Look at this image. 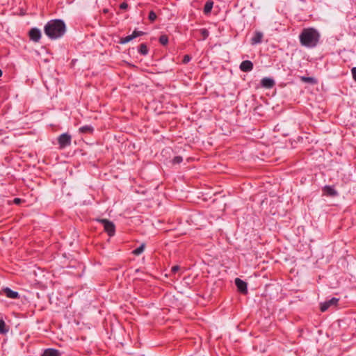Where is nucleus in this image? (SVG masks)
<instances>
[{
    "instance_id": "f257e3e1",
    "label": "nucleus",
    "mask_w": 356,
    "mask_h": 356,
    "mask_svg": "<svg viewBox=\"0 0 356 356\" xmlns=\"http://www.w3.org/2000/svg\"><path fill=\"white\" fill-rule=\"evenodd\" d=\"M44 31L49 38L56 40L64 35L66 32V26L62 19H51L45 24Z\"/></svg>"
},
{
    "instance_id": "f03ea898",
    "label": "nucleus",
    "mask_w": 356,
    "mask_h": 356,
    "mask_svg": "<svg viewBox=\"0 0 356 356\" xmlns=\"http://www.w3.org/2000/svg\"><path fill=\"white\" fill-rule=\"evenodd\" d=\"M321 35L314 28H305L299 35L300 44L307 48H314L319 42Z\"/></svg>"
},
{
    "instance_id": "7ed1b4c3",
    "label": "nucleus",
    "mask_w": 356,
    "mask_h": 356,
    "mask_svg": "<svg viewBox=\"0 0 356 356\" xmlns=\"http://www.w3.org/2000/svg\"><path fill=\"white\" fill-rule=\"evenodd\" d=\"M58 143L60 149H64L71 145L72 136L67 133L60 134L58 138Z\"/></svg>"
},
{
    "instance_id": "20e7f679",
    "label": "nucleus",
    "mask_w": 356,
    "mask_h": 356,
    "mask_svg": "<svg viewBox=\"0 0 356 356\" xmlns=\"http://www.w3.org/2000/svg\"><path fill=\"white\" fill-rule=\"evenodd\" d=\"M104 225V231L108 234V236H113L115 233V226L114 223L107 219H100L99 220Z\"/></svg>"
},
{
    "instance_id": "39448f33",
    "label": "nucleus",
    "mask_w": 356,
    "mask_h": 356,
    "mask_svg": "<svg viewBox=\"0 0 356 356\" xmlns=\"http://www.w3.org/2000/svg\"><path fill=\"white\" fill-rule=\"evenodd\" d=\"M5 295L7 298L11 299H19L20 295L17 291H14L8 287H4L0 291V295Z\"/></svg>"
},
{
    "instance_id": "423d86ee",
    "label": "nucleus",
    "mask_w": 356,
    "mask_h": 356,
    "mask_svg": "<svg viewBox=\"0 0 356 356\" xmlns=\"http://www.w3.org/2000/svg\"><path fill=\"white\" fill-rule=\"evenodd\" d=\"M41 35H42L41 31L38 28H35V27L32 28L29 31V39L35 42H39V40L41 38Z\"/></svg>"
},
{
    "instance_id": "0eeeda50",
    "label": "nucleus",
    "mask_w": 356,
    "mask_h": 356,
    "mask_svg": "<svg viewBox=\"0 0 356 356\" xmlns=\"http://www.w3.org/2000/svg\"><path fill=\"white\" fill-rule=\"evenodd\" d=\"M234 282L237 287L238 291L241 293L244 294V295L248 293V284L245 281L237 277L235 279Z\"/></svg>"
},
{
    "instance_id": "6e6552de",
    "label": "nucleus",
    "mask_w": 356,
    "mask_h": 356,
    "mask_svg": "<svg viewBox=\"0 0 356 356\" xmlns=\"http://www.w3.org/2000/svg\"><path fill=\"white\" fill-rule=\"evenodd\" d=\"M339 299L337 298H332L330 300L325 301L321 304L320 309L322 312H325L330 306H336Z\"/></svg>"
},
{
    "instance_id": "1a4fd4ad",
    "label": "nucleus",
    "mask_w": 356,
    "mask_h": 356,
    "mask_svg": "<svg viewBox=\"0 0 356 356\" xmlns=\"http://www.w3.org/2000/svg\"><path fill=\"white\" fill-rule=\"evenodd\" d=\"M275 85V81L269 77H264L261 80V86L265 88H272Z\"/></svg>"
},
{
    "instance_id": "9d476101",
    "label": "nucleus",
    "mask_w": 356,
    "mask_h": 356,
    "mask_svg": "<svg viewBox=\"0 0 356 356\" xmlns=\"http://www.w3.org/2000/svg\"><path fill=\"white\" fill-rule=\"evenodd\" d=\"M252 69L253 63L250 60H243L240 65V70L244 72H250Z\"/></svg>"
},
{
    "instance_id": "9b49d317",
    "label": "nucleus",
    "mask_w": 356,
    "mask_h": 356,
    "mask_svg": "<svg viewBox=\"0 0 356 356\" xmlns=\"http://www.w3.org/2000/svg\"><path fill=\"white\" fill-rule=\"evenodd\" d=\"M263 33L260 31H255L253 37L251 38L250 43L252 45L259 44L262 42Z\"/></svg>"
},
{
    "instance_id": "f8f14e48",
    "label": "nucleus",
    "mask_w": 356,
    "mask_h": 356,
    "mask_svg": "<svg viewBox=\"0 0 356 356\" xmlns=\"http://www.w3.org/2000/svg\"><path fill=\"white\" fill-rule=\"evenodd\" d=\"M40 356H61V353L55 348H47Z\"/></svg>"
},
{
    "instance_id": "ddd939ff",
    "label": "nucleus",
    "mask_w": 356,
    "mask_h": 356,
    "mask_svg": "<svg viewBox=\"0 0 356 356\" xmlns=\"http://www.w3.org/2000/svg\"><path fill=\"white\" fill-rule=\"evenodd\" d=\"M323 191L327 195L331 196V197H334L338 195L337 191L332 186H324Z\"/></svg>"
},
{
    "instance_id": "4468645a",
    "label": "nucleus",
    "mask_w": 356,
    "mask_h": 356,
    "mask_svg": "<svg viewBox=\"0 0 356 356\" xmlns=\"http://www.w3.org/2000/svg\"><path fill=\"white\" fill-rule=\"evenodd\" d=\"M79 131L81 134H92L94 132V128L91 125H84L79 129Z\"/></svg>"
},
{
    "instance_id": "2eb2a0df",
    "label": "nucleus",
    "mask_w": 356,
    "mask_h": 356,
    "mask_svg": "<svg viewBox=\"0 0 356 356\" xmlns=\"http://www.w3.org/2000/svg\"><path fill=\"white\" fill-rule=\"evenodd\" d=\"M213 6V1L209 0L207 1L204 6V13L207 15L211 13Z\"/></svg>"
},
{
    "instance_id": "dca6fc26",
    "label": "nucleus",
    "mask_w": 356,
    "mask_h": 356,
    "mask_svg": "<svg viewBox=\"0 0 356 356\" xmlns=\"http://www.w3.org/2000/svg\"><path fill=\"white\" fill-rule=\"evenodd\" d=\"M138 51L141 55L146 56L148 54L149 49L145 43H142L139 45Z\"/></svg>"
},
{
    "instance_id": "f3484780",
    "label": "nucleus",
    "mask_w": 356,
    "mask_h": 356,
    "mask_svg": "<svg viewBox=\"0 0 356 356\" xmlns=\"http://www.w3.org/2000/svg\"><path fill=\"white\" fill-rule=\"evenodd\" d=\"M8 328L6 326L5 321L3 318H0V333L6 334L8 332Z\"/></svg>"
},
{
    "instance_id": "a211bd4d",
    "label": "nucleus",
    "mask_w": 356,
    "mask_h": 356,
    "mask_svg": "<svg viewBox=\"0 0 356 356\" xmlns=\"http://www.w3.org/2000/svg\"><path fill=\"white\" fill-rule=\"evenodd\" d=\"M145 244L142 243L138 248H136L132 251V254L134 255H139L140 254L145 250Z\"/></svg>"
},
{
    "instance_id": "6ab92c4d",
    "label": "nucleus",
    "mask_w": 356,
    "mask_h": 356,
    "mask_svg": "<svg viewBox=\"0 0 356 356\" xmlns=\"http://www.w3.org/2000/svg\"><path fill=\"white\" fill-rule=\"evenodd\" d=\"M161 44L165 46L168 43V37L167 35H161L159 38Z\"/></svg>"
},
{
    "instance_id": "aec40b11",
    "label": "nucleus",
    "mask_w": 356,
    "mask_h": 356,
    "mask_svg": "<svg viewBox=\"0 0 356 356\" xmlns=\"http://www.w3.org/2000/svg\"><path fill=\"white\" fill-rule=\"evenodd\" d=\"M133 39H134V38H133L132 35L131 34L126 37L121 38L120 40V44H126V43L130 42L131 40H132Z\"/></svg>"
},
{
    "instance_id": "412c9836",
    "label": "nucleus",
    "mask_w": 356,
    "mask_h": 356,
    "mask_svg": "<svg viewBox=\"0 0 356 356\" xmlns=\"http://www.w3.org/2000/svg\"><path fill=\"white\" fill-rule=\"evenodd\" d=\"M301 81L305 83H314L315 80L313 77L310 76H301L300 77Z\"/></svg>"
},
{
    "instance_id": "4be33fe9",
    "label": "nucleus",
    "mask_w": 356,
    "mask_h": 356,
    "mask_svg": "<svg viewBox=\"0 0 356 356\" xmlns=\"http://www.w3.org/2000/svg\"><path fill=\"white\" fill-rule=\"evenodd\" d=\"M182 161H183V158H182V156H175V157L172 159V164H174V165L179 164V163H181Z\"/></svg>"
},
{
    "instance_id": "5701e85b",
    "label": "nucleus",
    "mask_w": 356,
    "mask_h": 356,
    "mask_svg": "<svg viewBox=\"0 0 356 356\" xmlns=\"http://www.w3.org/2000/svg\"><path fill=\"white\" fill-rule=\"evenodd\" d=\"M156 17L157 15L153 10L149 13L148 19L151 22H154L156 19Z\"/></svg>"
},
{
    "instance_id": "b1692460",
    "label": "nucleus",
    "mask_w": 356,
    "mask_h": 356,
    "mask_svg": "<svg viewBox=\"0 0 356 356\" xmlns=\"http://www.w3.org/2000/svg\"><path fill=\"white\" fill-rule=\"evenodd\" d=\"M145 34V33L143 32V31L134 30L131 35H132V36H133V38L134 39V38H136L137 37L144 35Z\"/></svg>"
},
{
    "instance_id": "393cba45",
    "label": "nucleus",
    "mask_w": 356,
    "mask_h": 356,
    "mask_svg": "<svg viewBox=\"0 0 356 356\" xmlns=\"http://www.w3.org/2000/svg\"><path fill=\"white\" fill-rule=\"evenodd\" d=\"M191 58H192L190 55L186 54L182 59V63L187 64L191 61Z\"/></svg>"
},
{
    "instance_id": "a878e982",
    "label": "nucleus",
    "mask_w": 356,
    "mask_h": 356,
    "mask_svg": "<svg viewBox=\"0 0 356 356\" xmlns=\"http://www.w3.org/2000/svg\"><path fill=\"white\" fill-rule=\"evenodd\" d=\"M201 33L204 39L209 36V31L205 29L201 30Z\"/></svg>"
},
{
    "instance_id": "bb28decb",
    "label": "nucleus",
    "mask_w": 356,
    "mask_h": 356,
    "mask_svg": "<svg viewBox=\"0 0 356 356\" xmlns=\"http://www.w3.org/2000/svg\"><path fill=\"white\" fill-rule=\"evenodd\" d=\"M128 6H128V3H126V2H122V3H121L120 4V6H119V7H120V8L121 10H126V9H127Z\"/></svg>"
},
{
    "instance_id": "cd10ccee",
    "label": "nucleus",
    "mask_w": 356,
    "mask_h": 356,
    "mask_svg": "<svg viewBox=\"0 0 356 356\" xmlns=\"http://www.w3.org/2000/svg\"><path fill=\"white\" fill-rule=\"evenodd\" d=\"M351 72H352L353 79H354L355 81H356V67H354L352 68Z\"/></svg>"
},
{
    "instance_id": "c85d7f7f",
    "label": "nucleus",
    "mask_w": 356,
    "mask_h": 356,
    "mask_svg": "<svg viewBox=\"0 0 356 356\" xmlns=\"http://www.w3.org/2000/svg\"><path fill=\"white\" fill-rule=\"evenodd\" d=\"M179 266L176 265L172 267L171 271L174 273H177L179 270Z\"/></svg>"
},
{
    "instance_id": "c756f323",
    "label": "nucleus",
    "mask_w": 356,
    "mask_h": 356,
    "mask_svg": "<svg viewBox=\"0 0 356 356\" xmlns=\"http://www.w3.org/2000/svg\"><path fill=\"white\" fill-rule=\"evenodd\" d=\"M13 202L15 204H19L21 202V199H19V198H15Z\"/></svg>"
},
{
    "instance_id": "7c9ffc66",
    "label": "nucleus",
    "mask_w": 356,
    "mask_h": 356,
    "mask_svg": "<svg viewBox=\"0 0 356 356\" xmlns=\"http://www.w3.org/2000/svg\"><path fill=\"white\" fill-rule=\"evenodd\" d=\"M2 74H3L2 70L0 69V77L2 76Z\"/></svg>"
}]
</instances>
